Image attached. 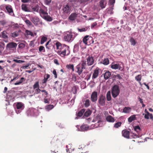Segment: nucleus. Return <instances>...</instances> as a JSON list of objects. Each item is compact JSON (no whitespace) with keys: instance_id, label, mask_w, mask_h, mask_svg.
<instances>
[{"instance_id":"1","label":"nucleus","mask_w":153,"mask_h":153,"mask_svg":"<svg viewBox=\"0 0 153 153\" xmlns=\"http://www.w3.org/2000/svg\"><path fill=\"white\" fill-rule=\"evenodd\" d=\"M69 52L68 47V46L64 45L62 47H61L60 49L57 51V53L61 57H64L65 55H68L69 53L66 54L67 52Z\"/></svg>"},{"instance_id":"2","label":"nucleus","mask_w":153,"mask_h":153,"mask_svg":"<svg viewBox=\"0 0 153 153\" xmlns=\"http://www.w3.org/2000/svg\"><path fill=\"white\" fill-rule=\"evenodd\" d=\"M39 13L41 17L45 20L49 22L52 21V18L50 16H48V13L43 9L40 8L39 10Z\"/></svg>"},{"instance_id":"3","label":"nucleus","mask_w":153,"mask_h":153,"mask_svg":"<svg viewBox=\"0 0 153 153\" xmlns=\"http://www.w3.org/2000/svg\"><path fill=\"white\" fill-rule=\"evenodd\" d=\"M17 45V44L16 43L10 42L6 45V49L10 51L11 52H15L16 51Z\"/></svg>"},{"instance_id":"4","label":"nucleus","mask_w":153,"mask_h":153,"mask_svg":"<svg viewBox=\"0 0 153 153\" xmlns=\"http://www.w3.org/2000/svg\"><path fill=\"white\" fill-rule=\"evenodd\" d=\"M120 90L118 86L115 85L112 88L111 94L113 97L115 98L117 97L119 94Z\"/></svg>"},{"instance_id":"5","label":"nucleus","mask_w":153,"mask_h":153,"mask_svg":"<svg viewBox=\"0 0 153 153\" xmlns=\"http://www.w3.org/2000/svg\"><path fill=\"white\" fill-rule=\"evenodd\" d=\"M74 33L71 32H68L64 34V39L67 42L71 41L74 39Z\"/></svg>"},{"instance_id":"6","label":"nucleus","mask_w":153,"mask_h":153,"mask_svg":"<svg viewBox=\"0 0 153 153\" xmlns=\"http://www.w3.org/2000/svg\"><path fill=\"white\" fill-rule=\"evenodd\" d=\"M16 106V108L18 110L17 111L16 110V112L17 114L20 113L25 107L24 104L22 102H17Z\"/></svg>"},{"instance_id":"7","label":"nucleus","mask_w":153,"mask_h":153,"mask_svg":"<svg viewBox=\"0 0 153 153\" xmlns=\"http://www.w3.org/2000/svg\"><path fill=\"white\" fill-rule=\"evenodd\" d=\"M31 20L35 25H42L43 24L42 21L40 20L36 16H34L32 18Z\"/></svg>"},{"instance_id":"8","label":"nucleus","mask_w":153,"mask_h":153,"mask_svg":"<svg viewBox=\"0 0 153 153\" xmlns=\"http://www.w3.org/2000/svg\"><path fill=\"white\" fill-rule=\"evenodd\" d=\"M93 38L90 36L86 35L83 39V42L85 45H88V42H90V41L92 40Z\"/></svg>"},{"instance_id":"9","label":"nucleus","mask_w":153,"mask_h":153,"mask_svg":"<svg viewBox=\"0 0 153 153\" xmlns=\"http://www.w3.org/2000/svg\"><path fill=\"white\" fill-rule=\"evenodd\" d=\"M71 9V6L69 4H67L63 6L62 10L64 13H68L70 11Z\"/></svg>"},{"instance_id":"10","label":"nucleus","mask_w":153,"mask_h":153,"mask_svg":"<svg viewBox=\"0 0 153 153\" xmlns=\"http://www.w3.org/2000/svg\"><path fill=\"white\" fill-rule=\"evenodd\" d=\"M87 64L88 66L91 65L94 63V57L90 56H89L86 58Z\"/></svg>"},{"instance_id":"11","label":"nucleus","mask_w":153,"mask_h":153,"mask_svg":"<svg viewBox=\"0 0 153 153\" xmlns=\"http://www.w3.org/2000/svg\"><path fill=\"white\" fill-rule=\"evenodd\" d=\"M105 97L102 95L98 100V102L100 105L104 106L105 105Z\"/></svg>"},{"instance_id":"12","label":"nucleus","mask_w":153,"mask_h":153,"mask_svg":"<svg viewBox=\"0 0 153 153\" xmlns=\"http://www.w3.org/2000/svg\"><path fill=\"white\" fill-rule=\"evenodd\" d=\"M6 9L9 14L11 16L14 15L13 10L12 6L10 5H7L5 7Z\"/></svg>"},{"instance_id":"13","label":"nucleus","mask_w":153,"mask_h":153,"mask_svg":"<svg viewBox=\"0 0 153 153\" xmlns=\"http://www.w3.org/2000/svg\"><path fill=\"white\" fill-rule=\"evenodd\" d=\"M97 93L96 91L93 92L91 95V100L92 102H95L97 100Z\"/></svg>"},{"instance_id":"14","label":"nucleus","mask_w":153,"mask_h":153,"mask_svg":"<svg viewBox=\"0 0 153 153\" xmlns=\"http://www.w3.org/2000/svg\"><path fill=\"white\" fill-rule=\"evenodd\" d=\"M36 110L33 108H29L27 112L28 116H33L35 114V111Z\"/></svg>"},{"instance_id":"15","label":"nucleus","mask_w":153,"mask_h":153,"mask_svg":"<svg viewBox=\"0 0 153 153\" xmlns=\"http://www.w3.org/2000/svg\"><path fill=\"white\" fill-rule=\"evenodd\" d=\"M145 112L146 114H143V115H144V118L145 119L148 120L149 118V117L151 119L153 120V116L152 114L150 113L146 109L145 110Z\"/></svg>"},{"instance_id":"16","label":"nucleus","mask_w":153,"mask_h":153,"mask_svg":"<svg viewBox=\"0 0 153 153\" xmlns=\"http://www.w3.org/2000/svg\"><path fill=\"white\" fill-rule=\"evenodd\" d=\"M99 68L97 67L95 70H94L92 76V79H93L96 78L98 76L99 74Z\"/></svg>"},{"instance_id":"17","label":"nucleus","mask_w":153,"mask_h":153,"mask_svg":"<svg viewBox=\"0 0 153 153\" xmlns=\"http://www.w3.org/2000/svg\"><path fill=\"white\" fill-rule=\"evenodd\" d=\"M122 134L123 136L125 137L128 139H129V135L130 136V134L129 131L124 130L122 131Z\"/></svg>"},{"instance_id":"18","label":"nucleus","mask_w":153,"mask_h":153,"mask_svg":"<svg viewBox=\"0 0 153 153\" xmlns=\"http://www.w3.org/2000/svg\"><path fill=\"white\" fill-rule=\"evenodd\" d=\"M76 68L77 69L76 72L78 73L79 75H80L82 73L83 70L84 69L80 66V64L78 65L76 67Z\"/></svg>"},{"instance_id":"19","label":"nucleus","mask_w":153,"mask_h":153,"mask_svg":"<svg viewBox=\"0 0 153 153\" xmlns=\"http://www.w3.org/2000/svg\"><path fill=\"white\" fill-rule=\"evenodd\" d=\"M21 7L22 10L25 12H31V10L27 7L26 4H23L21 6Z\"/></svg>"},{"instance_id":"20","label":"nucleus","mask_w":153,"mask_h":153,"mask_svg":"<svg viewBox=\"0 0 153 153\" xmlns=\"http://www.w3.org/2000/svg\"><path fill=\"white\" fill-rule=\"evenodd\" d=\"M111 67L112 68L115 69H119L120 70L121 68V66L119 64L112 63L111 65Z\"/></svg>"},{"instance_id":"21","label":"nucleus","mask_w":153,"mask_h":153,"mask_svg":"<svg viewBox=\"0 0 153 153\" xmlns=\"http://www.w3.org/2000/svg\"><path fill=\"white\" fill-rule=\"evenodd\" d=\"M1 36L4 39H8V36L7 33V31L4 30L1 33Z\"/></svg>"},{"instance_id":"22","label":"nucleus","mask_w":153,"mask_h":153,"mask_svg":"<svg viewBox=\"0 0 153 153\" xmlns=\"http://www.w3.org/2000/svg\"><path fill=\"white\" fill-rule=\"evenodd\" d=\"M83 103L85 106L86 107H88L90 105V100L88 99L85 98L84 100Z\"/></svg>"},{"instance_id":"23","label":"nucleus","mask_w":153,"mask_h":153,"mask_svg":"<svg viewBox=\"0 0 153 153\" xmlns=\"http://www.w3.org/2000/svg\"><path fill=\"white\" fill-rule=\"evenodd\" d=\"M111 75V73L109 71L106 72L104 75V79H108L110 77Z\"/></svg>"},{"instance_id":"24","label":"nucleus","mask_w":153,"mask_h":153,"mask_svg":"<svg viewBox=\"0 0 153 153\" xmlns=\"http://www.w3.org/2000/svg\"><path fill=\"white\" fill-rule=\"evenodd\" d=\"M106 120L109 122H114L115 120L114 117L111 115H109L107 117H106Z\"/></svg>"},{"instance_id":"25","label":"nucleus","mask_w":153,"mask_h":153,"mask_svg":"<svg viewBox=\"0 0 153 153\" xmlns=\"http://www.w3.org/2000/svg\"><path fill=\"white\" fill-rule=\"evenodd\" d=\"M102 121L100 120H98L97 123H95L94 125H92V126H93L92 127L93 128H98L99 127H100V123H102Z\"/></svg>"},{"instance_id":"26","label":"nucleus","mask_w":153,"mask_h":153,"mask_svg":"<svg viewBox=\"0 0 153 153\" xmlns=\"http://www.w3.org/2000/svg\"><path fill=\"white\" fill-rule=\"evenodd\" d=\"M66 68L69 69L71 70L72 71H74V65L73 64H69L66 65Z\"/></svg>"},{"instance_id":"27","label":"nucleus","mask_w":153,"mask_h":153,"mask_svg":"<svg viewBox=\"0 0 153 153\" xmlns=\"http://www.w3.org/2000/svg\"><path fill=\"white\" fill-rule=\"evenodd\" d=\"M80 129L82 131H85L89 129V127L87 125H82L80 127Z\"/></svg>"},{"instance_id":"28","label":"nucleus","mask_w":153,"mask_h":153,"mask_svg":"<svg viewBox=\"0 0 153 153\" xmlns=\"http://www.w3.org/2000/svg\"><path fill=\"white\" fill-rule=\"evenodd\" d=\"M76 17V14L75 13L71 14L69 17V19L71 20H74Z\"/></svg>"},{"instance_id":"29","label":"nucleus","mask_w":153,"mask_h":153,"mask_svg":"<svg viewBox=\"0 0 153 153\" xmlns=\"http://www.w3.org/2000/svg\"><path fill=\"white\" fill-rule=\"evenodd\" d=\"M130 42H131V45L133 46H134L137 43V41L132 37L130 38Z\"/></svg>"},{"instance_id":"30","label":"nucleus","mask_w":153,"mask_h":153,"mask_svg":"<svg viewBox=\"0 0 153 153\" xmlns=\"http://www.w3.org/2000/svg\"><path fill=\"white\" fill-rule=\"evenodd\" d=\"M25 81V79L24 78L22 77L19 80V82L15 83L14 84L15 85H19L21 84L23 82Z\"/></svg>"},{"instance_id":"31","label":"nucleus","mask_w":153,"mask_h":153,"mask_svg":"<svg viewBox=\"0 0 153 153\" xmlns=\"http://www.w3.org/2000/svg\"><path fill=\"white\" fill-rule=\"evenodd\" d=\"M80 64V66L83 69H85L86 68V61L85 60H82L81 61V63Z\"/></svg>"},{"instance_id":"32","label":"nucleus","mask_w":153,"mask_h":153,"mask_svg":"<svg viewBox=\"0 0 153 153\" xmlns=\"http://www.w3.org/2000/svg\"><path fill=\"white\" fill-rule=\"evenodd\" d=\"M31 7V9H30L31 11L38 12L39 10V6L38 5L34 7Z\"/></svg>"},{"instance_id":"33","label":"nucleus","mask_w":153,"mask_h":153,"mask_svg":"<svg viewBox=\"0 0 153 153\" xmlns=\"http://www.w3.org/2000/svg\"><path fill=\"white\" fill-rule=\"evenodd\" d=\"M131 110V108L129 107H125L123 109V112L126 113H129Z\"/></svg>"},{"instance_id":"34","label":"nucleus","mask_w":153,"mask_h":153,"mask_svg":"<svg viewBox=\"0 0 153 153\" xmlns=\"http://www.w3.org/2000/svg\"><path fill=\"white\" fill-rule=\"evenodd\" d=\"M136 118V117L135 115H132L128 118V121L129 122L131 123L133 121L135 120Z\"/></svg>"},{"instance_id":"35","label":"nucleus","mask_w":153,"mask_h":153,"mask_svg":"<svg viewBox=\"0 0 153 153\" xmlns=\"http://www.w3.org/2000/svg\"><path fill=\"white\" fill-rule=\"evenodd\" d=\"M85 111V110L84 109H82L77 114V115L79 117H81L83 113H84Z\"/></svg>"},{"instance_id":"36","label":"nucleus","mask_w":153,"mask_h":153,"mask_svg":"<svg viewBox=\"0 0 153 153\" xmlns=\"http://www.w3.org/2000/svg\"><path fill=\"white\" fill-rule=\"evenodd\" d=\"M106 98L107 100L108 101H110L111 100V92L110 91H108L106 94Z\"/></svg>"},{"instance_id":"37","label":"nucleus","mask_w":153,"mask_h":153,"mask_svg":"<svg viewBox=\"0 0 153 153\" xmlns=\"http://www.w3.org/2000/svg\"><path fill=\"white\" fill-rule=\"evenodd\" d=\"M55 45L57 49H60L61 47H62L63 45L58 42H57L56 43Z\"/></svg>"},{"instance_id":"38","label":"nucleus","mask_w":153,"mask_h":153,"mask_svg":"<svg viewBox=\"0 0 153 153\" xmlns=\"http://www.w3.org/2000/svg\"><path fill=\"white\" fill-rule=\"evenodd\" d=\"M25 33L27 35H30L32 36H34V35L33 33L31 31L28 30H26Z\"/></svg>"},{"instance_id":"39","label":"nucleus","mask_w":153,"mask_h":153,"mask_svg":"<svg viewBox=\"0 0 153 153\" xmlns=\"http://www.w3.org/2000/svg\"><path fill=\"white\" fill-rule=\"evenodd\" d=\"M135 79L137 82L140 81L142 79V76L141 74L138 75L135 77Z\"/></svg>"},{"instance_id":"40","label":"nucleus","mask_w":153,"mask_h":153,"mask_svg":"<svg viewBox=\"0 0 153 153\" xmlns=\"http://www.w3.org/2000/svg\"><path fill=\"white\" fill-rule=\"evenodd\" d=\"M102 63L105 65H107L109 63V60L108 59L106 58H105L102 61Z\"/></svg>"},{"instance_id":"41","label":"nucleus","mask_w":153,"mask_h":153,"mask_svg":"<svg viewBox=\"0 0 153 153\" xmlns=\"http://www.w3.org/2000/svg\"><path fill=\"white\" fill-rule=\"evenodd\" d=\"M104 0H101L100 1V7L102 8H104L105 7L106 4H104Z\"/></svg>"},{"instance_id":"42","label":"nucleus","mask_w":153,"mask_h":153,"mask_svg":"<svg viewBox=\"0 0 153 153\" xmlns=\"http://www.w3.org/2000/svg\"><path fill=\"white\" fill-rule=\"evenodd\" d=\"M5 46V43L2 42H1L0 43V49L1 52L4 49Z\"/></svg>"},{"instance_id":"43","label":"nucleus","mask_w":153,"mask_h":153,"mask_svg":"<svg viewBox=\"0 0 153 153\" xmlns=\"http://www.w3.org/2000/svg\"><path fill=\"white\" fill-rule=\"evenodd\" d=\"M91 113V110H88L86 111L84 113V116L86 117H88L90 116Z\"/></svg>"},{"instance_id":"44","label":"nucleus","mask_w":153,"mask_h":153,"mask_svg":"<svg viewBox=\"0 0 153 153\" xmlns=\"http://www.w3.org/2000/svg\"><path fill=\"white\" fill-rule=\"evenodd\" d=\"M53 105H49L46 106L45 108L48 111H49L53 108Z\"/></svg>"},{"instance_id":"45","label":"nucleus","mask_w":153,"mask_h":153,"mask_svg":"<svg viewBox=\"0 0 153 153\" xmlns=\"http://www.w3.org/2000/svg\"><path fill=\"white\" fill-rule=\"evenodd\" d=\"M47 38L43 36L41 39V42H40V43L41 44H43L47 40Z\"/></svg>"},{"instance_id":"46","label":"nucleus","mask_w":153,"mask_h":153,"mask_svg":"<svg viewBox=\"0 0 153 153\" xmlns=\"http://www.w3.org/2000/svg\"><path fill=\"white\" fill-rule=\"evenodd\" d=\"M39 52H45V49L44 47L43 46H40L39 49Z\"/></svg>"},{"instance_id":"47","label":"nucleus","mask_w":153,"mask_h":153,"mask_svg":"<svg viewBox=\"0 0 153 153\" xmlns=\"http://www.w3.org/2000/svg\"><path fill=\"white\" fill-rule=\"evenodd\" d=\"M39 82H37L34 84L33 87V89H35L36 88H39Z\"/></svg>"},{"instance_id":"48","label":"nucleus","mask_w":153,"mask_h":153,"mask_svg":"<svg viewBox=\"0 0 153 153\" xmlns=\"http://www.w3.org/2000/svg\"><path fill=\"white\" fill-rule=\"evenodd\" d=\"M122 124V123L121 122H118L115 124L114 127L116 128H118L120 127Z\"/></svg>"},{"instance_id":"49","label":"nucleus","mask_w":153,"mask_h":153,"mask_svg":"<svg viewBox=\"0 0 153 153\" xmlns=\"http://www.w3.org/2000/svg\"><path fill=\"white\" fill-rule=\"evenodd\" d=\"M25 22L28 26H31L32 25V24L29 20H26L25 21Z\"/></svg>"},{"instance_id":"50","label":"nucleus","mask_w":153,"mask_h":153,"mask_svg":"<svg viewBox=\"0 0 153 153\" xmlns=\"http://www.w3.org/2000/svg\"><path fill=\"white\" fill-rule=\"evenodd\" d=\"M134 130L137 132H139L140 130V128L139 126H137L135 127Z\"/></svg>"},{"instance_id":"51","label":"nucleus","mask_w":153,"mask_h":153,"mask_svg":"<svg viewBox=\"0 0 153 153\" xmlns=\"http://www.w3.org/2000/svg\"><path fill=\"white\" fill-rule=\"evenodd\" d=\"M72 93L75 94L76 93V86H74L72 89Z\"/></svg>"},{"instance_id":"52","label":"nucleus","mask_w":153,"mask_h":153,"mask_svg":"<svg viewBox=\"0 0 153 153\" xmlns=\"http://www.w3.org/2000/svg\"><path fill=\"white\" fill-rule=\"evenodd\" d=\"M87 28H83L81 29H78V31L80 32L85 31L87 30Z\"/></svg>"},{"instance_id":"53","label":"nucleus","mask_w":153,"mask_h":153,"mask_svg":"<svg viewBox=\"0 0 153 153\" xmlns=\"http://www.w3.org/2000/svg\"><path fill=\"white\" fill-rule=\"evenodd\" d=\"M22 2L23 3H26L27 2H33L34 0H21Z\"/></svg>"},{"instance_id":"54","label":"nucleus","mask_w":153,"mask_h":153,"mask_svg":"<svg viewBox=\"0 0 153 153\" xmlns=\"http://www.w3.org/2000/svg\"><path fill=\"white\" fill-rule=\"evenodd\" d=\"M19 48L22 49L25 47V45L23 43H20L18 45Z\"/></svg>"},{"instance_id":"55","label":"nucleus","mask_w":153,"mask_h":153,"mask_svg":"<svg viewBox=\"0 0 153 153\" xmlns=\"http://www.w3.org/2000/svg\"><path fill=\"white\" fill-rule=\"evenodd\" d=\"M13 61L15 62L16 63H22V62H24V61H23V60H17L16 59H14L13 60Z\"/></svg>"},{"instance_id":"56","label":"nucleus","mask_w":153,"mask_h":153,"mask_svg":"<svg viewBox=\"0 0 153 153\" xmlns=\"http://www.w3.org/2000/svg\"><path fill=\"white\" fill-rule=\"evenodd\" d=\"M46 96L44 98V102L45 103H49L50 102L49 100L47 99V98Z\"/></svg>"},{"instance_id":"57","label":"nucleus","mask_w":153,"mask_h":153,"mask_svg":"<svg viewBox=\"0 0 153 153\" xmlns=\"http://www.w3.org/2000/svg\"><path fill=\"white\" fill-rule=\"evenodd\" d=\"M50 77V75L49 74H46L44 76V79L47 81L48 79Z\"/></svg>"},{"instance_id":"58","label":"nucleus","mask_w":153,"mask_h":153,"mask_svg":"<svg viewBox=\"0 0 153 153\" xmlns=\"http://www.w3.org/2000/svg\"><path fill=\"white\" fill-rule=\"evenodd\" d=\"M18 36V33L17 32H13L12 33V36L13 37H15Z\"/></svg>"},{"instance_id":"59","label":"nucleus","mask_w":153,"mask_h":153,"mask_svg":"<svg viewBox=\"0 0 153 153\" xmlns=\"http://www.w3.org/2000/svg\"><path fill=\"white\" fill-rule=\"evenodd\" d=\"M50 41H51V40H50L48 42H47L45 45V46H46V48H47L48 49H50V46H49V43Z\"/></svg>"},{"instance_id":"60","label":"nucleus","mask_w":153,"mask_h":153,"mask_svg":"<svg viewBox=\"0 0 153 153\" xmlns=\"http://www.w3.org/2000/svg\"><path fill=\"white\" fill-rule=\"evenodd\" d=\"M41 91H42V90H41L39 88H36L35 89V92L36 94H38L40 93Z\"/></svg>"},{"instance_id":"61","label":"nucleus","mask_w":153,"mask_h":153,"mask_svg":"<svg viewBox=\"0 0 153 153\" xmlns=\"http://www.w3.org/2000/svg\"><path fill=\"white\" fill-rule=\"evenodd\" d=\"M115 2V0H109V3L110 5H113Z\"/></svg>"},{"instance_id":"62","label":"nucleus","mask_w":153,"mask_h":153,"mask_svg":"<svg viewBox=\"0 0 153 153\" xmlns=\"http://www.w3.org/2000/svg\"><path fill=\"white\" fill-rule=\"evenodd\" d=\"M53 73L54 74V77L55 78H57V74H56V72L55 69H54L53 70Z\"/></svg>"},{"instance_id":"63","label":"nucleus","mask_w":153,"mask_h":153,"mask_svg":"<svg viewBox=\"0 0 153 153\" xmlns=\"http://www.w3.org/2000/svg\"><path fill=\"white\" fill-rule=\"evenodd\" d=\"M41 91L42 92H44V94L45 95L46 97L48 95V92L45 90H42V91Z\"/></svg>"},{"instance_id":"64","label":"nucleus","mask_w":153,"mask_h":153,"mask_svg":"<svg viewBox=\"0 0 153 153\" xmlns=\"http://www.w3.org/2000/svg\"><path fill=\"white\" fill-rule=\"evenodd\" d=\"M132 135L130 136L131 137H132V138H135L138 137L137 135L136 134H135L134 133H131Z\"/></svg>"}]
</instances>
